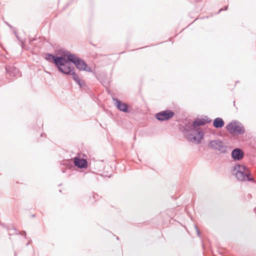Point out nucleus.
<instances>
[{"label":"nucleus","instance_id":"obj_19","mask_svg":"<svg viewBox=\"0 0 256 256\" xmlns=\"http://www.w3.org/2000/svg\"><path fill=\"white\" fill-rule=\"evenodd\" d=\"M6 24H7V25H8V26H10V28L12 27V26H11L10 24H8V23H6Z\"/></svg>","mask_w":256,"mask_h":256},{"label":"nucleus","instance_id":"obj_22","mask_svg":"<svg viewBox=\"0 0 256 256\" xmlns=\"http://www.w3.org/2000/svg\"><path fill=\"white\" fill-rule=\"evenodd\" d=\"M254 212H256V208H254Z\"/></svg>","mask_w":256,"mask_h":256},{"label":"nucleus","instance_id":"obj_1","mask_svg":"<svg viewBox=\"0 0 256 256\" xmlns=\"http://www.w3.org/2000/svg\"><path fill=\"white\" fill-rule=\"evenodd\" d=\"M211 120L210 118H206L194 122H188V124H185L184 132L188 140L196 144H199L203 138L204 134L198 126L210 122Z\"/></svg>","mask_w":256,"mask_h":256},{"label":"nucleus","instance_id":"obj_9","mask_svg":"<svg viewBox=\"0 0 256 256\" xmlns=\"http://www.w3.org/2000/svg\"><path fill=\"white\" fill-rule=\"evenodd\" d=\"M74 162L76 166L80 168H86L88 165V162L86 160L80 158L78 157L74 158Z\"/></svg>","mask_w":256,"mask_h":256},{"label":"nucleus","instance_id":"obj_7","mask_svg":"<svg viewBox=\"0 0 256 256\" xmlns=\"http://www.w3.org/2000/svg\"><path fill=\"white\" fill-rule=\"evenodd\" d=\"M74 64L80 70H86L88 72H92V68L88 66L86 63L82 59L79 58Z\"/></svg>","mask_w":256,"mask_h":256},{"label":"nucleus","instance_id":"obj_10","mask_svg":"<svg viewBox=\"0 0 256 256\" xmlns=\"http://www.w3.org/2000/svg\"><path fill=\"white\" fill-rule=\"evenodd\" d=\"M244 156V152L240 148H235L232 152V156L234 160H242Z\"/></svg>","mask_w":256,"mask_h":256},{"label":"nucleus","instance_id":"obj_11","mask_svg":"<svg viewBox=\"0 0 256 256\" xmlns=\"http://www.w3.org/2000/svg\"><path fill=\"white\" fill-rule=\"evenodd\" d=\"M113 100L115 101V104L120 110L126 112H128V106L126 104L122 103L120 100L114 98H113Z\"/></svg>","mask_w":256,"mask_h":256},{"label":"nucleus","instance_id":"obj_6","mask_svg":"<svg viewBox=\"0 0 256 256\" xmlns=\"http://www.w3.org/2000/svg\"><path fill=\"white\" fill-rule=\"evenodd\" d=\"M6 70L10 76L14 78L20 76L19 70L14 66H8L6 67Z\"/></svg>","mask_w":256,"mask_h":256},{"label":"nucleus","instance_id":"obj_13","mask_svg":"<svg viewBox=\"0 0 256 256\" xmlns=\"http://www.w3.org/2000/svg\"><path fill=\"white\" fill-rule=\"evenodd\" d=\"M70 75L72 76V78L74 79V80L79 85V86L80 88H82L84 86V84H85L83 80H81L79 78L78 75L76 73H75V72H74V70L72 71V72Z\"/></svg>","mask_w":256,"mask_h":256},{"label":"nucleus","instance_id":"obj_14","mask_svg":"<svg viewBox=\"0 0 256 256\" xmlns=\"http://www.w3.org/2000/svg\"><path fill=\"white\" fill-rule=\"evenodd\" d=\"M64 56H66L68 58V60L69 62H72L74 64L76 61H77L79 59V58L78 56H76V55L73 54H71L69 52H66Z\"/></svg>","mask_w":256,"mask_h":256},{"label":"nucleus","instance_id":"obj_18","mask_svg":"<svg viewBox=\"0 0 256 256\" xmlns=\"http://www.w3.org/2000/svg\"><path fill=\"white\" fill-rule=\"evenodd\" d=\"M26 232H24V231H22V232H20V234H22V235H23V234L26 235Z\"/></svg>","mask_w":256,"mask_h":256},{"label":"nucleus","instance_id":"obj_17","mask_svg":"<svg viewBox=\"0 0 256 256\" xmlns=\"http://www.w3.org/2000/svg\"><path fill=\"white\" fill-rule=\"evenodd\" d=\"M196 229L198 235L200 236V231L198 230V228L197 226H196Z\"/></svg>","mask_w":256,"mask_h":256},{"label":"nucleus","instance_id":"obj_16","mask_svg":"<svg viewBox=\"0 0 256 256\" xmlns=\"http://www.w3.org/2000/svg\"><path fill=\"white\" fill-rule=\"evenodd\" d=\"M56 56L52 54L47 53L45 55V58L49 62H51L52 60H53L54 61V58H55Z\"/></svg>","mask_w":256,"mask_h":256},{"label":"nucleus","instance_id":"obj_3","mask_svg":"<svg viewBox=\"0 0 256 256\" xmlns=\"http://www.w3.org/2000/svg\"><path fill=\"white\" fill-rule=\"evenodd\" d=\"M226 130L232 134L242 135L245 132L243 125L237 120H232L226 126Z\"/></svg>","mask_w":256,"mask_h":256},{"label":"nucleus","instance_id":"obj_15","mask_svg":"<svg viewBox=\"0 0 256 256\" xmlns=\"http://www.w3.org/2000/svg\"><path fill=\"white\" fill-rule=\"evenodd\" d=\"M224 124L222 119L220 118H215L213 122V126L216 128H221L224 126Z\"/></svg>","mask_w":256,"mask_h":256},{"label":"nucleus","instance_id":"obj_2","mask_svg":"<svg viewBox=\"0 0 256 256\" xmlns=\"http://www.w3.org/2000/svg\"><path fill=\"white\" fill-rule=\"evenodd\" d=\"M232 172L239 180H254V178L250 176V172L249 170L243 165H236L232 170Z\"/></svg>","mask_w":256,"mask_h":256},{"label":"nucleus","instance_id":"obj_8","mask_svg":"<svg viewBox=\"0 0 256 256\" xmlns=\"http://www.w3.org/2000/svg\"><path fill=\"white\" fill-rule=\"evenodd\" d=\"M58 70L64 74H70L74 70V68L70 63L68 62L64 66H60Z\"/></svg>","mask_w":256,"mask_h":256},{"label":"nucleus","instance_id":"obj_20","mask_svg":"<svg viewBox=\"0 0 256 256\" xmlns=\"http://www.w3.org/2000/svg\"><path fill=\"white\" fill-rule=\"evenodd\" d=\"M222 10H223L222 9H220V10H219V12H220L222 11Z\"/></svg>","mask_w":256,"mask_h":256},{"label":"nucleus","instance_id":"obj_21","mask_svg":"<svg viewBox=\"0 0 256 256\" xmlns=\"http://www.w3.org/2000/svg\"><path fill=\"white\" fill-rule=\"evenodd\" d=\"M44 136V134H41V136Z\"/></svg>","mask_w":256,"mask_h":256},{"label":"nucleus","instance_id":"obj_5","mask_svg":"<svg viewBox=\"0 0 256 256\" xmlns=\"http://www.w3.org/2000/svg\"><path fill=\"white\" fill-rule=\"evenodd\" d=\"M174 114L170 110H166L157 113L156 114V118L160 121H164L168 120L173 117Z\"/></svg>","mask_w":256,"mask_h":256},{"label":"nucleus","instance_id":"obj_12","mask_svg":"<svg viewBox=\"0 0 256 256\" xmlns=\"http://www.w3.org/2000/svg\"><path fill=\"white\" fill-rule=\"evenodd\" d=\"M68 62V60H66L62 56H56L55 58H54V63L56 64L58 70L60 66H64L66 64V63Z\"/></svg>","mask_w":256,"mask_h":256},{"label":"nucleus","instance_id":"obj_4","mask_svg":"<svg viewBox=\"0 0 256 256\" xmlns=\"http://www.w3.org/2000/svg\"><path fill=\"white\" fill-rule=\"evenodd\" d=\"M209 148L216 150L220 153H226V152L227 147L224 142L220 140H212L208 144Z\"/></svg>","mask_w":256,"mask_h":256}]
</instances>
